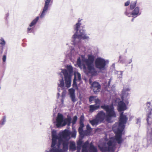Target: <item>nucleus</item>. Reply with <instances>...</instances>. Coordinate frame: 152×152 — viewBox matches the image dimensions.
Returning a JSON list of instances; mask_svg holds the SVG:
<instances>
[{"label": "nucleus", "instance_id": "nucleus-15", "mask_svg": "<svg viewBox=\"0 0 152 152\" xmlns=\"http://www.w3.org/2000/svg\"><path fill=\"white\" fill-rule=\"evenodd\" d=\"M52 142L51 146L52 147L56 146L57 141H59V135H57L56 132L55 130H53L52 132Z\"/></svg>", "mask_w": 152, "mask_h": 152}, {"label": "nucleus", "instance_id": "nucleus-6", "mask_svg": "<svg viewBox=\"0 0 152 152\" xmlns=\"http://www.w3.org/2000/svg\"><path fill=\"white\" fill-rule=\"evenodd\" d=\"M66 69H61V73L64 75V80L66 82V86L70 87L71 84L72 74L73 72V68L71 65H67Z\"/></svg>", "mask_w": 152, "mask_h": 152}, {"label": "nucleus", "instance_id": "nucleus-39", "mask_svg": "<svg viewBox=\"0 0 152 152\" xmlns=\"http://www.w3.org/2000/svg\"><path fill=\"white\" fill-rule=\"evenodd\" d=\"M2 122L1 123V124L3 125L4 124L6 121V116H4L2 119Z\"/></svg>", "mask_w": 152, "mask_h": 152}, {"label": "nucleus", "instance_id": "nucleus-37", "mask_svg": "<svg viewBox=\"0 0 152 152\" xmlns=\"http://www.w3.org/2000/svg\"><path fill=\"white\" fill-rule=\"evenodd\" d=\"M0 44L3 45H4L5 44V42L4 39L2 38L0 40Z\"/></svg>", "mask_w": 152, "mask_h": 152}, {"label": "nucleus", "instance_id": "nucleus-48", "mask_svg": "<svg viewBox=\"0 0 152 152\" xmlns=\"http://www.w3.org/2000/svg\"><path fill=\"white\" fill-rule=\"evenodd\" d=\"M63 101H63V98H62V99H61V102H62V103H63Z\"/></svg>", "mask_w": 152, "mask_h": 152}, {"label": "nucleus", "instance_id": "nucleus-11", "mask_svg": "<svg viewBox=\"0 0 152 152\" xmlns=\"http://www.w3.org/2000/svg\"><path fill=\"white\" fill-rule=\"evenodd\" d=\"M58 135L60 143L62 142V140H68L70 138V131L67 129H65L59 132Z\"/></svg>", "mask_w": 152, "mask_h": 152}, {"label": "nucleus", "instance_id": "nucleus-47", "mask_svg": "<svg viewBox=\"0 0 152 152\" xmlns=\"http://www.w3.org/2000/svg\"><path fill=\"white\" fill-rule=\"evenodd\" d=\"M110 81H111V80L110 79V80L108 82V85H109L110 84Z\"/></svg>", "mask_w": 152, "mask_h": 152}, {"label": "nucleus", "instance_id": "nucleus-18", "mask_svg": "<svg viewBox=\"0 0 152 152\" xmlns=\"http://www.w3.org/2000/svg\"><path fill=\"white\" fill-rule=\"evenodd\" d=\"M69 93L72 101L73 102H75L76 101L77 99L75 98V90L73 88L69 89Z\"/></svg>", "mask_w": 152, "mask_h": 152}, {"label": "nucleus", "instance_id": "nucleus-14", "mask_svg": "<svg viewBox=\"0 0 152 152\" xmlns=\"http://www.w3.org/2000/svg\"><path fill=\"white\" fill-rule=\"evenodd\" d=\"M84 119V116L83 115H81L80 119V127L78 129V132L80 136L83 138L84 136L83 128L84 126L83 124Z\"/></svg>", "mask_w": 152, "mask_h": 152}, {"label": "nucleus", "instance_id": "nucleus-2", "mask_svg": "<svg viewBox=\"0 0 152 152\" xmlns=\"http://www.w3.org/2000/svg\"><path fill=\"white\" fill-rule=\"evenodd\" d=\"M95 57L92 54L88 55V58H86L84 55H81L77 60V64L78 67L81 69L86 70L87 68L89 71L93 75L97 74V72L94 67L93 63Z\"/></svg>", "mask_w": 152, "mask_h": 152}, {"label": "nucleus", "instance_id": "nucleus-21", "mask_svg": "<svg viewBox=\"0 0 152 152\" xmlns=\"http://www.w3.org/2000/svg\"><path fill=\"white\" fill-rule=\"evenodd\" d=\"M78 45V48L77 49L75 48V51L76 53L80 55V54H81V52H83L85 51V48L82 46H80L79 45Z\"/></svg>", "mask_w": 152, "mask_h": 152}, {"label": "nucleus", "instance_id": "nucleus-28", "mask_svg": "<svg viewBox=\"0 0 152 152\" xmlns=\"http://www.w3.org/2000/svg\"><path fill=\"white\" fill-rule=\"evenodd\" d=\"M83 144V141L82 139H80L77 142V151L80 150Z\"/></svg>", "mask_w": 152, "mask_h": 152}, {"label": "nucleus", "instance_id": "nucleus-32", "mask_svg": "<svg viewBox=\"0 0 152 152\" xmlns=\"http://www.w3.org/2000/svg\"><path fill=\"white\" fill-rule=\"evenodd\" d=\"M94 102L95 103V104L94 105H96V106H99V108L100 107L101 102L100 100L97 98L95 99Z\"/></svg>", "mask_w": 152, "mask_h": 152}, {"label": "nucleus", "instance_id": "nucleus-34", "mask_svg": "<svg viewBox=\"0 0 152 152\" xmlns=\"http://www.w3.org/2000/svg\"><path fill=\"white\" fill-rule=\"evenodd\" d=\"M124 14L129 17H130L131 15H132V13L128 12V9L127 8H126V11L124 12Z\"/></svg>", "mask_w": 152, "mask_h": 152}, {"label": "nucleus", "instance_id": "nucleus-10", "mask_svg": "<svg viewBox=\"0 0 152 152\" xmlns=\"http://www.w3.org/2000/svg\"><path fill=\"white\" fill-rule=\"evenodd\" d=\"M68 140H62V141L60 143L58 141L56 145V148L58 150H61V152H64L66 151L68 148Z\"/></svg>", "mask_w": 152, "mask_h": 152}, {"label": "nucleus", "instance_id": "nucleus-27", "mask_svg": "<svg viewBox=\"0 0 152 152\" xmlns=\"http://www.w3.org/2000/svg\"><path fill=\"white\" fill-rule=\"evenodd\" d=\"M90 152H97L96 148L93 145L92 142L90 144Z\"/></svg>", "mask_w": 152, "mask_h": 152}, {"label": "nucleus", "instance_id": "nucleus-35", "mask_svg": "<svg viewBox=\"0 0 152 152\" xmlns=\"http://www.w3.org/2000/svg\"><path fill=\"white\" fill-rule=\"evenodd\" d=\"M118 77V78L121 79L123 74V72L121 71H118L117 72Z\"/></svg>", "mask_w": 152, "mask_h": 152}, {"label": "nucleus", "instance_id": "nucleus-38", "mask_svg": "<svg viewBox=\"0 0 152 152\" xmlns=\"http://www.w3.org/2000/svg\"><path fill=\"white\" fill-rule=\"evenodd\" d=\"M95 97L93 96H91L89 98V101L90 102H91L92 101H95Z\"/></svg>", "mask_w": 152, "mask_h": 152}, {"label": "nucleus", "instance_id": "nucleus-9", "mask_svg": "<svg viewBox=\"0 0 152 152\" xmlns=\"http://www.w3.org/2000/svg\"><path fill=\"white\" fill-rule=\"evenodd\" d=\"M131 89L129 87L126 86L124 87L122 91V93L121 95V99L124 101L126 104H128L129 102L128 100L129 98V92Z\"/></svg>", "mask_w": 152, "mask_h": 152}, {"label": "nucleus", "instance_id": "nucleus-12", "mask_svg": "<svg viewBox=\"0 0 152 152\" xmlns=\"http://www.w3.org/2000/svg\"><path fill=\"white\" fill-rule=\"evenodd\" d=\"M51 1V0H44V7L40 15V17L41 18H44L47 12L49 7L50 6Z\"/></svg>", "mask_w": 152, "mask_h": 152}, {"label": "nucleus", "instance_id": "nucleus-43", "mask_svg": "<svg viewBox=\"0 0 152 152\" xmlns=\"http://www.w3.org/2000/svg\"><path fill=\"white\" fill-rule=\"evenodd\" d=\"M130 3V1L129 0L127 1L125 3L124 5L125 6H128Z\"/></svg>", "mask_w": 152, "mask_h": 152}, {"label": "nucleus", "instance_id": "nucleus-45", "mask_svg": "<svg viewBox=\"0 0 152 152\" xmlns=\"http://www.w3.org/2000/svg\"><path fill=\"white\" fill-rule=\"evenodd\" d=\"M121 56H119V61H120V63H123V62L121 60Z\"/></svg>", "mask_w": 152, "mask_h": 152}, {"label": "nucleus", "instance_id": "nucleus-50", "mask_svg": "<svg viewBox=\"0 0 152 152\" xmlns=\"http://www.w3.org/2000/svg\"><path fill=\"white\" fill-rule=\"evenodd\" d=\"M152 34V33H151Z\"/></svg>", "mask_w": 152, "mask_h": 152}, {"label": "nucleus", "instance_id": "nucleus-20", "mask_svg": "<svg viewBox=\"0 0 152 152\" xmlns=\"http://www.w3.org/2000/svg\"><path fill=\"white\" fill-rule=\"evenodd\" d=\"M88 144L89 142L88 140L86 141L83 144L81 147L82 152H88Z\"/></svg>", "mask_w": 152, "mask_h": 152}, {"label": "nucleus", "instance_id": "nucleus-36", "mask_svg": "<svg viewBox=\"0 0 152 152\" xmlns=\"http://www.w3.org/2000/svg\"><path fill=\"white\" fill-rule=\"evenodd\" d=\"M77 80L78 81H80L81 80V77L80 74L79 73L77 72Z\"/></svg>", "mask_w": 152, "mask_h": 152}, {"label": "nucleus", "instance_id": "nucleus-30", "mask_svg": "<svg viewBox=\"0 0 152 152\" xmlns=\"http://www.w3.org/2000/svg\"><path fill=\"white\" fill-rule=\"evenodd\" d=\"M76 75H75V77L73 80L72 86L73 88H75L77 89V86L76 83Z\"/></svg>", "mask_w": 152, "mask_h": 152}, {"label": "nucleus", "instance_id": "nucleus-3", "mask_svg": "<svg viewBox=\"0 0 152 152\" xmlns=\"http://www.w3.org/2000/svg\"><path fill=\"white\" fill-rule=\"evenodd\" d=\"M101 107L106 112V113L103 111L101 110L95 116V118L100 123L103 121L105 119L107 121L110 122L112 119L116 117V113L113 104H104L101 105Z\"/></svg>", "mask_w": 152, "mask_h": 152}, {"label": "nucleus", "instance_id": "nucleus-13", "mask_svg": "<svg viewBox=\"0 0 152 152\" xmlns=\"http://www.w3.org/2000/svg\"><path fill=\"white\" fill-rule=\"evenodd\" d=\"M60 75L61 76V79H59V80L58 82V93L57 94L58 96L60 95L59 92H61V91H60V90H62L65 89L66 88H68L66 86L65 82V86L64 83L62 75L61 74V73H60Z\"/></svg>", "mask_w": 152, "mask_h": 152}, {"label": "nucleus", "instance_id": "nucleus-1", "mask_svg": "<svg viewBox=\"0 0 152 152\" xmlns=\"http://www.w3.org/2000/svg\"><path fill=\"white\" fill-rule=\"evenodd\" d=\"M128 120L126 115L123 114V112L120 114L119 123H116L113 126V129L115 130V126L118 125L115 133V137H112L107 143L106 147H101L100 150L102 152H114L116 148L117 142L118 144H121L123 141L122 138V132L124 129L125 124Z\"/></svg>", "mask_w": 152, "mask_h": 152}, {"label": "nucleus", "instance_id": "nucleus-19", "mask_svg": "<svg viewBox=\"0 0 152 152\" xmlns=\"http://www.w3.org/2000/svg\"><path fill=\"white\" fill-rule=\"evenodd\" d=\"M124 101L122 100L119 102L118 105V108L119 111L121 112L124 111L126 109V106Z\"/></svg>", "mask_w": 152, "mask_h": 152}, {"label": "nucleus", "instance_id": "nucleus-24", "mask_svg": "<svg viewBox=\"0 0 152 152\" xmlns=\"http://www.w3.org/2000/svg\"><path fill=\"white\" fill-rule=\"evenodd\" d=\"M69 150L72 151H74L76 150L75 143L74 142H71L69 144Z\"/></svg>", "mask_w": 152, "mask_h": 152}, {"label": "nucleus", "instance_id": "nucleus-23", "mask_svg": "<svg viewBox=\"0 0 152 152\" xmlns=\"http://www.w3.org/2000/svg\"><path fill=\"white\" fill-rule=\"evenodd\" d=\"M139 11L140 9L138 7H135L132 12V15L133 16H136L138 15H140V13L139 12Z\"/></svg>", "mask_w": 152, "mask_h": 152}, {"label": "nucleus", "instance_id": "nucleus-26", "mask_svg": "<svg viewBox=\"0 0 152 152\" xmlns=\"http://www.w3.org/2000/svg\"><path fill=\"white\" fill-rule=\"evenodd\" d=\"M51 148L49 150V151L46 150L45 152H61V150L56 149V146L52 147L51 146Z\"/></svg>", "mask_w": 152, "mask_h": 152}, {"label": "nucleus", "instance_id": "nucleus-42", "mask_svg": "<svg viewBox=\"0 0 152 152\" xmlns=\"http://www.w3.org/2000/svg\"><path fill=\"white\" fill-rule=\"evenodd\" d=\"M6 60V56L5 55H4L3 56L2 58V60L3 62H5Z\"/></svg>", "mask_w": 152, "mask_h": 152}, {"label": "nucleus", "instance_id": "nucleus-17", "mask_svg": "<svg viewBox=\"0 0 152 152\" xmlns=\"http://www.w3.org/2000/svg\"><path fill=\"white\" fill-rule=\"evenodd\" d=\"M39 18V17L37 16L36 18L33 20L29 25V27L27 28V33H31L33 32V29L32 28H30L35 25Z\"/></svg>", "mask_w": 152, "mask_h": 152}, {"label": "nucleus", "instance_id": "nucleus-7", "mask_svg": "<svg viewBox=\"0 0 152 152\" xmlns=\"http://www.w3.org/2000/svg\"><path fill=\"white\" fill-rule=\"evenodd\" d=\"M71 120L70 117H68L64 119L63 115L60 113H58L56 118V125L57 127L64 126L66 124L68 126H69L71 123Z\"/></svg>", "mask_w": 152, "mask_h": 152}, {"label": "nucleus", "instance_id": "nucleus-49", "mask_svg": "<svg viewBox=\"0 0 152 152\" xmlns=\"http://www.w3.org/2000/svg\"><path fill=\"white\" fill-rule=\"evenodd\" d=\"M133 20H134V18H132V21L133 22Z\"/></svg>", "mask_w": 152, "mask_h": 152}, {"label": "nucleus", "instance_id": "nucleus-31", "mask_svg": "<svg viewBox=\"0 0 152 152\" xmlns=\"http://www.w3.org/2000/svg\"><path fill=\"white\" fill-rule=\"evenodd\" d=\"M136 1L131 2L130 5V9L132 10L134 8L136 5Z\"/></svg>", "mask_w": 152, "mask_h": 152}, {"label": "nucleus", "instance_id": "nucleus-41", "mask_svg": "<svg viewBox=\"0 0 152 152\" xmlns=\"http://www.w3.org/2000/svg\"><path fill=\"white\" fill-rule=\"evenodd\" d=\"M66 94V91L65 90V89L63 90V91L62 92V98H64V97L65 96Z\"/></svg>", "mask_w": 152, "mask_h": 152}, {"label": "nucleus", "instance_id": "nucleus-16", "mask_svg": "<svg viewBox=\"0 0 152 152\" xmlns=\"http://www.w3.org/2000/svg\"><path fill=\"white\" fill-rule=\"evenodd\" d=\"M101 87V86L100 84L96 82H94L91 84V88L93 90L95 94H96L100 91Z\"/></svg>", "mask_w": 152, "mask_h": 152}, {"label": "nucleus", "instance_id": "nucleus-4", "mask_svg": "<svg viewBox=\"0 0 152 152\" xmlns=\"http://www.w3.org/2000/svg\"><path fill=\"white\" fill-rule=\"evenodd\" d=\"M81 20H78V22L73 26L75 34L72 36L73 44L76 45L82 39L88 40L89 37L86 33L85 30L80 26L81 23L80 22Z\"/></svg>", "mask_w": 152, "mask_h": 152}, {"label": "nucleus", "instance_id": "nucleus-29", "mask_svg": "<svg viewBox=\"0 0 152 152\" xmlns=\"http://www.w3.org/2000/svg\"><path fill=\"white\" fill-rule=\"evenodd\" d=\"M70 135H71V137L72 138H75L76 135V130L73 129L72 132H70Z\"/></svg>", "mask_w": 152, "mask_h": 152}, {"label": "nucleus", "instance_id": "nucleus-8", "mask_svg": "<svg viewBox=\"0 0 152 152\" xmlns=\"http://www.w3.org/2000/svg\"><path fill=\"white\" fill-rule=\"evenodd\" d=\"M96 67L100 71L106 69V61L105 60L101 57H98L95 60Z\"/></svg>", "mask_w": 152, "mask_h": 152}, {"label": "nucleus", "instance_id": "nucleus-44", "mask_svg": "<svg viewBox=\"0 0 152 152\" xmlns=\"http://www.w3.org/2000/svg\"><path fill=\"white\" fill-rule=\"evenodd\" d=\"M137 123H136L137 124H140V123L141 121V119L140 118H138L137 119Z\"/></svg>", "mask_w": 152, "mask_h": 152}, {"label": "nucleus", "instance_id": "nucleus-5", "mask_svg": "<svg viewBox=\"0 0 152 152\" xmlns=\"http://www.w3.org/2000/svg\"><path fill=\"white\" fill-rule=\"evenodd\" d=\"M146 106L149 111L147 116V146L152 145V107L150 102L146 103Z\"/></svg>", "mask_w": 152, "mask_h": 152}, {"label": "nucleus", "instance_id": "nucleus-40", "mask_svg": "<svg viewBox=\"0 0 152 152\" xmlns=\"http://www.w3.org/2000/svg\"><path fill=\"white\" fill-rule=\"evenodd\" d=\"M86 129L88 131H91L92 129L89 124H87L86 126Z\"/></svg>", "mask_w": 152, "mask_h": 152}, {"label": "nucleus", "instance_id": "nucleus-33", "mask_svg": "<svg viewBox=\"0 0 152 152\" xmlns=\"http://www.w3.org/2000/svg\"><path fill=\"white\" fill-rule=\"evenodd\" d=\"M77 118L76 115L73 118L72 121V124L73 125L75 124L77 120Z\"/></svg>", "mask_w": 152, "mask_h": 152}, {"label": "nucleus", "instance_id": "nucleus-22", "mask_svg": "<svg viewBox=\"0 0 152 152\" xmlns=\"http://www.w3.org/2000/svg\"><path fill=\"white\" fill-rule=\"evenodd\" d=\"M89 121L93 126H96L99 123H101L95 117V118L91 120H89Z\"/></svg>", "mask_w": 152, "mask_h": 152}, {"label": "nucleus", "instance_id": "nucleus-25", "mask_svg": "<svg viewBox=\"0 0 152 152\" xmlns=\"http://www.w3.org/2000/svg\"><path fill=\"white\" fill-rule=\"evenodd\" d=\"M99 108V106H96V105H91L89 106V111L92 113Z\"/></svg>", "mask_w": 152, "mask_h": 152}, {"label": "nucleus", "instance_id": "nucleus-46", "mask_svg": "<svg viewBox=\"0 0 152 152\" xmlns=\"http://www.w3.org/2000/svg\"><path fill=\"white\" fill-rule=\"evenodd\" d=\"M132 59H131L129 60V64H130V63H131V62H132Z\"/></svg>", "mask_w": 152, "mask_h": 152}]
</instances>
